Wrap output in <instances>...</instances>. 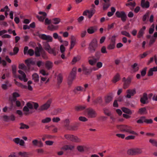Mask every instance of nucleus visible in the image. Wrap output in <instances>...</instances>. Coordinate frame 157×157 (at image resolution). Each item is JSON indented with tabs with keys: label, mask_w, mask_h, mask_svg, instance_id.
<instances>
[{
	"label": "nucleus",
	"mask_w": 157,
	"mask_h": 157,
	"mask_svg": "<svg viewBox=\"0 0 157 157\" xmlns=\"http://www.w3.org/2000/svg\"><path fill=\"white\" fill-rule=\"evenodd\" d=\"M117 128L121 132L128 133L130 134H132L138 136V134L135 131L132 130L131 126L125 124L117 125Z\"/></svg>",
	"instance_id": "f257e3e1"
},
{
	"label": "nucleus",
	"mask_w": 157,
	"mask_h": 157,
	"mask_svg": "<svg viewBox=\"0 0 157 157\" xmlns=\"http://www.w3.org/2000/svg\"><path fill=\"white\" fill-rule=\"evenodd\" d=\"M98 47V42L96 38L93 39L89 44V50L90 52H94Z\"/></svg>",
	"instance_id": "f03ea898"
},
{
	"label": "nucleus",
	"mask_w": 157,
	"mask_h": 157,
	"mask_svg": "<svg viewBox=\"0 0 157 157\" xmlns=\"http://www.w3.org/2000/svg\"><path fill=\"white\" fill-rule=\"evenodd\" d=\"M142 149L139 148H134L129 149L128 150L127 154L131 155H138L142 153Z\"/></svg>",
	"instance_id": "7ed1b4c3"
},
{
	"label": "nucleus",
	"mask_w": 157,
	"mask_h": 157,
	"mask_svg": "<svg viewBox=\"0 0 157 157\" xmlns=\"http://www.w3.org/2000/svg\"><path fill=\"white\" fill-rule=\"evenodd\" d=\"M115 15L118 18H121L123 22H125L127 18V15L125 12L124 11L120 12L117 11L115 13Z\"/></svg>",
	"instance_id": "20e7f679"
},
{
	"label": "nucleus",
	"mask_w": 157,
	"mask_h": 157,
	"mask_svg": "<svg viewBox=\"0 0 157 157\" xmlns=\"http://www.w3.org/2000/svg\"><path fill=\"white\" fill-rule=\"evenodd\" d=\"M116 37V36L115 35H113L112 37L109 44L107 46L108 49L109 50H112L115 48Z\"/></svg>",
	"instance_id": "39448f33"
},
{
	"label": "nucleus",
	"mask_w": 157,
	"mask_h": 157,
	"mask_svg": "<svg viewBox=\"0 0 157 157\" xmlns=\"http://www.w3.org/2000/svg\"><path fill=\"white\" fill-rule=\"evenodd\" d=\"M32 109V105L30 102H28L23 108V110L25 114L27 115L32 113V112L30 111V110Z\"/></svg>",
	"instance_id": "423d86ee"
},
{
	"label": "nucleus",
	"mask_w": 157,
	"mask_h": 157,
	"mask_svg": "<svg viewBox=\"0 0 157 157\" xmlns=\"http://www.w3.org/2000/svg\"><path fill=\"white\" fill-rule=\"evenodd\" d=\"M18 72L19 74V75L18 76V78L20 80L23 81L24 82H27L28 80V78L25 73L21 70H19Z\"/></svg>",
	"instance_id": "0eeeda50"
},
{
	"label": "nucleus",
	"mask_w": 157,
	"mask_h": 157,
	"mask_svg": "<svg viewBox=\"0 0 157 157\" xmlns=\"http://www.w3.org/2000/svg\"><path fill=\"white\" fill-rule=\"evenodd\" d=\"M127 93V95L125 96L126 97L130 98L131 96H133L136 94V90L135 88L132 89H129L127 90L126 92Z\"/></svg>",
	"instance_id": "6e6552de"
},
{
	"label": "nucleus",
	"mask_w": 157,
	"mask_h": 157,
	"mask_svg": "<svg viewBox=\"0 0 157 157\" xmlns=\"http://www.w3.org/2000/svg\"><path fill=\"white\" fill-rule=\"evenodd\" d=\"M39 37L43 40H46L48 42H52L53 40L51 36L45 34H39Z\"/></svg>",
	"instance_id": "1a4fd4ad"
},
{
	"label": "nucleus",
	"mask_w": 157,
	"mask_h": 157,
	"mask_svg": "<svg viewBox=\"0 0 157 157\" xmlns=\"http://www.w3.org/2000/svg\"><path fill=\"white\" fill-rule=\"evenodd\" d=\"M65 137L67 139L74 142H79L80 140L78 138L75 136L71 135H65Z\"/></svg>",
	"instance_id": "9d476101"
},
{
	"label": "nucleus",
	"mask_w": 157,
	"mask_h": 157,
	"mask_svg": "<svg viewBox=\"0 0 157 157\" xmlns=\"http://www.w3.org/2000/svg\"><path fill=\"white\" fill-rule=\"evenodd\" d=\"M39 14L42 15V16L36 15V17L40 21L43 22L47 16V14L44 12L40 11L38 12Z\"/></svg>",
	"instance_id": "9b49d317"
},
{
	"label": "nucleus",
	"mask_w": 157,
	"mask_h": 157,
	"mask_svg": "<svg viewBox=\"0 0 157 157\" xmlns=\"http://www.w3.org/2000/svg\"><path fill=\"white\" fill-rule=\"evenodd\" d=\"M51 101L49 100L46 103L42 105L40 107L39 109L40 110L44 111L47 110L50 106Z\"/></svg>",
	"instance_id": "f8f14e48"
},
{
	"label": "nucleus",
	"mask_w": 157,
	"mask_h": 157,
	"mask_svg": "<svg viewBox=\"0 0 157 157\" xmlns=\"http://www.w3.org/2000/svg\"><path fill=\"white\" fill-rule=\"evenodd\" d=\"M148 98L147 97V94L146 93H144L143 94V97H141L140 99V101L143 104H146L148 103L147 101Z\"/></svg>",
	"instance_id": "ddd939ff"
},
{
	"label": "nucleus",
	"mask_w": 157,
	"mask_h": 157,
	"mask_svg": "<svg viewBox=\"0 0 157 157\" xmlns=\"http://www.w3.org/2000/svg\"><path fill=\"white\" fill-rule=\"evenodd\" d=\"M76 75L70 73L67 78V83L69 85H71L75 78Z\"/></svg>",
	"instance_id": "4468645a"
},
{
	"label": "nucleus",
	"mask_w": 157,
	"mask_h": 157,
	"mask_svg": "<svg viewBox=\"0 0 157 157\" xmlns=\"http://www.w3.org/2000/svg\"><path fill=\"white\" fill-rule=\"evenodd\" d=\"M13 141L17 144H19L21 146H24L25 142L22 139H20L18 138H16L13 140Z\"/></svg>",
	"instance_id": "2eb2a0df"
},
{
	"label": "nucleus",
	"mask_w": 157,
	"mask_h": 157,
	"mask_svg": "<svg viewBox=\"0 0 157 157\" xmlns=\"http://www.w3.org/2000/svg\"><path fill=\"white\" fill-rule=\"evenodd\" d=\"M97 115L95 111L91 108H89V118H94Z\"/></svg>",
	"instance_id": "dca6fc26"
},
{
	"label": "nucleus",
	"mask_w": 157,
	"mask_h": 157,
	"mask_svg": "<svg viewBox=\"0 0 157 157\" xmlns=\"http://www.w3.org/2000/svg\"><path fill=\"white\" fill-rule=\"evenodd\" d=\"M33 145L34 146H38L39 147H41L43 146V144L41 141H38L36 139L33 140L32 141Z\"/></svg>",
	"instance_id": "f3484780"
},
{
	"label": "nucleus",
	"mask_w": 157,
	"mask_h": 157,
	"mask_svg": "<svg viewBox=\"0 0 157 157\" xmlns=\"http://www.w3.org/2000/svg\"><path fill=\"white\" fill-rule=\"evenodd\" d=\"M95 6L92 4L91 5V8L89 10V18H90L95 13Z\"/></svg>",
	"instance_id": "a211bd4d"
},
{
	"label": "nucleus",
	"mask_w": 157,
	"mask_h": 157,
	"mask_svg": "<svg viewBox=\"0 0 157 157\" xmlns=\"http://www.w3.org/2000/svg\"><path fill=\"white\" fill-rule=\"evenodd\" d=\"M149 4V2L148 1H147L145 2V0H141V6L143 8H149L150 6Z\"/></svg>",
	"instance_id": "6ab92c4d"
},
{
	"label": "nucleus",
	"mask_w": 157,
	"mask_h": 157,
	"mask_svg": "<svg viewBox=\"0 0 157 157\" xmlns=\"http://www.w3.org/2000/svg\"><path fill=\"white\" fill-rule=\"evenodd\" d=\"M131 82V78L129 77L127 78L126 81H125L124 83L123 88L124 89H126L128 87Z\"/></svg>",
	"instance_id": "aec40b11"
},
{
	"label": "nucleus",
	"mask_w": 157,
	"mask_h": 157,
	"mask_svg": "<svg viewBox=\"0 0 157 157\" xmlns=\"http://www.w3.org/2000/svg\"><path fill=\"white\" fill-rule=\"evenodd\" d=\"M25 63L28 66H30L31 65H34L35 64V61L32 59H29L26 60Z\"/></svg>",
	"instance_id": "412c9836"
},
{
	"label": "nucleus",
	"mask_w": 157,
	"mask_h": 157,
	"mask_svg": "<svg viewBox=\"0 0 157 157\" xmlns=\"http://www.w3.org/2000/svg\"><path fill=\"white\" fill-rule=\"evenodd\" d=\"M113 97L112 94L111 95H108L105 97V101L106 104L109 103L113 99Z\"/></svg>",
	"instance_id": "4be33fe9"
},
{
	"label": "nucleus",
	"mask_w": 157,
	"mask_h": 157,
	"mask_svg": "<svg viewBox=\"0 0 157 157\" xmlns=\"http://www.w3.org/2000/svg\"><path fill=\"white\" fill-rule=\"evenodd\" d=\"M145 29V26H144L142 29L140 30L137 36V37L138 38H140L143 36L144 33V32Z\"/></svg>",
	"instance_id": "5701e85b"
},
{
	"label": "nucleus",
	"mask_w": 157,
	"mask_h": 157,
	"mask_svg": "<svg viewBox=\"0 0 157 157\" xmlns=\"http://www.w3.org/2000/svg\"><path fill=\"white\" fill-rule=\"evenodd\" d=\"M121 110L123 112L129 115H131L132 114V112L129 109L125 107H122Z\"/></svg>",
	"instance_id": "b1692460"
},
{
	"label": "nucleus",
	"mask_w": 157,
	"mask_h": 157,
	"mask_svg": "<svg viewBox=\"0 0 157 157\" xmlns=\"http://www.w3.org/2000/svg\"><path fill=\"white\" fill-rule=\"evenodd\" d=\"M97 30V27L96 26H91L89 28V34H93Z\"/></svg>",
	"instance_id": "393cba45"
},
{
	"label": "nucleus",
	"mask_w": 157,
	"mask_h": 157,
	"mask_svg": "<svg viewBox=\"0 0 157 157\" xmlns=\"http://www.w3.org/2000/svg\"><path fill=\"white\" fill-rule=\"evenodd\" d=\"M138 113L141 115L147 113V110L145 107L141 108L139 109Z\"/></svg>",
	"instance_id": "a878e982"
},
{
	"label": "nucleus",
	"mask_w": 157,
	"mask_h": 157,
	"mask_svg": "<svg viewBox=\"0 0 157 157\" xmlns=\"http://www.w3.org/2000/svg\"><path fill=\"white\" fill-rule=\"evenodd\" d=\"M80 91H85V90L83 89L81 86H78L75 87L74 90V92L76 94Z\"/></svg>",
	"instance_id": "bb28decb"
},
{
	"label": "nucleus",
	"mask_w": 157,
	"mask_h": 157,
	"mask_svg": "<svg viewBox=\"0 0 157 157\" xmlns=\"http://www.w3.org/2000/svg\"><path fill=\"white\" fill-rule=\"evenodd\" d=\"M110 5V2H104L103 3V10L104 11L107 10Z\"/></svg>",
	"instance_id": "cd10ccee"
},
{
	"label": "nucleus",
	"mask_w": 157,
	"mask_h": 157,
	"mask_svg": "<svg viewBox=\"0 0 157 157\" xmlns=\"http://www.w3.org/2000/svg\"><path fill=\"white\" fill-rule=\"evenodd\" d=\"M120 79V75L118 73H117L114 77L113 80L112 82L114 83H116L117 82L119 81Z\"/></svg>",
	"instance_id": "c85d7f7f"
},
{
	"label": "nucleus",
	"mask_w": 157,
	"mask_h": 157,
	"mask_svg": "<svg viewBox=\"0 0 157 157\" xmlns=\"http://www.w3.org/2000/svg\"><path fill=\"white\" fill-rule=\"evenodd\" d=\"M32 78L35 82H39V75L37 73H35L33 74L32 75Z\"/></svg>",
	"instance_id": "c756f323"
},
{
	"label": "nucleus",
	"mask_w": 157,
	"mask_h": 157,
	"mask_svg": "<svg viewBox=\"0 0 157 157\" xmlns=\"http://www.w3.org/2000/svg\"><path fill=\"white\" fill-rule=\"evenodd\" d=\"M45 67L48 69H50L53 67V63L51 61H47L45 63Z\"/></svg>",
	"instance_id": "7c9ffc66"
},
{
	"label": "nucleus",
	"mask_w": 157,
	"mask_h": 157,
	"mask_svg": "<svg viewBox=\"0 0 157 157\" xmlns=\"http://www.w3.org/2000/svg\"><path fill=\"white\" fill-rule=\"evenodd\" d=\"M81 59L80 57L79 56H77L74 57L72 60L71 63L72 64H75L76 62L79 61Z\"/></svg>",
	"instance_id": "2f4dec72"
},
{
	"label": "nucleus",
	"mask_w": 157,
	"mask_h": 157,
	"mask_svg": "<svg viewBox=\"0 0 157 157\" xmlns=\"http://www.w3.org/2000/svg\"><path fill=\"white\" fill-rule=\"evenodd\" d=\"M99 60V58H94L92 60H89V63L91 65L93 66L96 64L97 61Z\"/></svg>",
	"instance_id": "473e14b6"
},
{
	"label": "nucleus",
	"mask_w": 157,
	"mask_h": 157,
	"mask_svg": "<svg viewBox=\"0 0 157 157\" xmlns=\"http://www.w3.org/2000/svg\"><path fill=\"white\" fill-rule=\"evenodd\" d=\"M61 20L59 18H55L52 20V22L53 24L56 25L59 24L61 21Z\"/></svg>",
	"instance_id": "72a5a7b5"
},
{
	"label": "nucleus",
	"mask_w": 157,
	"mask_h": 157,
	"mask_svg": "<svg viewBox=\"0 0 157 157\" xmlns=\"http://www.w3.org/2000/svg\"><path fill=\"white\" fill-rule=\"evenodd\" d=\"M40 82L41 83H43L45 82L46 83L49 81V79L48 78L47 76H40Z\"/></svg>",
	"instance_id": "f704fd0d"
},
{
	"label": "nucleus",
	"mask_w": 157,
	"mask_h": 157,
	"mask_svg": "<svg viewBox=\"0 0 157 157\" xmlns=\"http://www.w3.org/2000/svg\"><path fill=\"white\" fill-rule=\"evenodd\" d=\"M82 71L83 74L85 75H86L88 73V70L87 67H86L84 65H82Z\"/></svg>",
	"instance_id": "c9c22d12"
},
{
	"label": "nucleus",
	"mask_w": 157,
	"mask_h": 157,
	"mask_svg": "<svg viewBox=\"0 0 157 157\" xmlns=\"http://www.w3.org/2000/svg\"><path fill=\"white\" fill-rule=\"evenodd\" d=\"M70 120L68 119H66L64 122V126L68 129H70L69 123Z\"/></svg>",
	"instance_id": "e433bc0d"
},
{
	"label": "nucleus",
	"mask_w": 157,
	"mask_h": 157,
	"mask_svg": "<svg viewBox=\"0 0 157 157\" xmlns=\"http://www.w3.org/2000/svg\"><path fill=\"white\" fill-rule=\"evenodd\" d=\"M15 81V84L17 86L20 87L23 89H25L26 88L27 86L23 85L22 83L16 81L15 80H14Z\"/></svg>",
	"instance_id": "4c0bfd02"
},
{
	"label": "nucleus",
	"mask_w": 157,
	"mask_h": 157,
	"mask_svg": "<svg viewBox=\"0 0 157 157\" xmlns=\"http://www.w3.org/2000/svg\"><path fill=\"white\" fill-rule=\"evenodd\" d=\"M74 148V146L73 145H66L62 148V149L65 150H71Z\"/></svg>",
	"instance_id": "58836bf2"
},
{
	"label": "nucleus",
	"mask_w": 157,
	"mask_h": 157,
	"mask_svg": "<svg viewBox=\"0 0 157 157\" xmlns=\"http://www.w3.org/2000/svg\"><path fill=\"white\" fill-rule=\"evenodd\" d=\"M86 108L85 106L78 105L75 106V110L77 111H80L83 110Z\"/></svg>",
	"instance_id": "ea45409f"
},
{
	"label": "nucleus",
	"mask_w": 157,
	"mask_h": 157,
	"mask_svg": "<svg viewBox=\"0 0 157 157\" xmlns=\"http://www.w3.org/2000/svg\"><path fill=\"white\" fill-rule=\"evenodd\" d=\"M32 83V82L31 81H29L27 82V86L26 88L30 91H32L33 90V88L31 85Z\"/></svg>",
	"instance_id": "a19ab883"
},
{
	"label": "nucleus",
	"mask_w": 157,
	"mask_h": 157,
	"mask_svg": "<svg viewBox=\"0 0 157 157\" xmlns=\"http://www.w3.org/2000/svg\"><path fill=\"white\" fill-rule=\"evenodd\" d=\"M103 110L104 113L105 115L108 116H111V112L108 109L106 108H104L103 109Z\"/></svg>",
	"instance_id": "79ce46f5"
},
{
	"label": "nucleus",
	"mask_w": 157,
	"mask_h": 157,
	"mask_svg": "<svg viewBox=\"0 0 157 157\" xmlns=\"http://www.w3.org/2000/svg\"><path fill=\"white\" fill-rule=\"evenodd\" d=\"M47 51L49 53L53 54L54 56H55L56 55L55 48H51Z\"/></svg>",
	"instance_id": "37998d69"
},
{
	"label": "nucleus",
	"mask_w": 157,
	"mask_h": 157,
	"mask_svg": "<svg viewBox=\"0 0 157 157\" xmlns=\"http://www.w3.org/2000/svg\"><path fill=\"white\" fill-rule=\"evenodd\" d=\"M58 26H55L53 25H51L48 26V29L50 30L53 31L57 30L58 28Z\"/></svg>",
	"instance_id": "c03bdc74"
},
{
	"label": "nucleus",
	"mask_w": 157,
	"mask_h": 157,
	"mask_svg": "<svg viewBox=\"0 0 157 157\" xmlns=\"http://www.w3.org/2000/svg\"><path fill=\"white\" fill-rule=\"evenodd\" d=\"M57 80L58 84H60L63 81V76L61 74L59 75L57 77Z\"/></svg>",
	"instance_id": "a18cd8bd"
},
{
	"label": "nucleus",
	"mask_w": 157,
	"mask_h": 157,
	"mask_svg": "<svg viewBox=\"0 0 157 157\" xmlns=\"http://www.w3.org/2000/svg\"><path fill=\"white\" fill-rule=\"evenodd\" d=\"M51 121V119L50 117H46L41 121L42 123H46L49 122Z\"/></svg>",
	"instance_id": "49530a36"
},
{
	"label": "nucleus",
	"mask_w": 157,
	"mask_h": 157,
	"mask_svg": "<svg viewBox=\"0 0 157 157\" xmlns=\"http://www.w3.org/2000/svg\"><path fill=\"white\" fill-rule=\"evenodd\" d=\"M137 66L138 64L136 63H135L131 66L132 67L134 70L135 71H137L139 69V67H137Z\"/></svg>",
	"instance_id": "de8ad7c7"
},
{
	"label": "nucleus",
	"mask_w": 157,
	"mask_h": 157,
	"mask_svg": "<svg viewBox=\"0 0 157 157\" xmlns=\"http://www.w3.org/2000/svg\"><path fill=\"white\" fill-rule=\"evenodd\" d=\"M149 141L153 146L157 147V140L151 139L149 140Z\"/></svg>",
	"instance_id": "09e8293b"
},
{
	"label": "nucleus",
	"mask_w": 157,
	"mask_h": 157,
	"mask_svg": "<svg viewBox=\"0 0 157 157\" xmlns=\"http://www.w3.org/2000/svg\"><path fill=\"white\" fill-rule=\"evenodd\" d=\"M19 154L23 157H28L29 154L28 152L24 151L19 152Z\"/></svg>",
	"instance_id": "8fccbe9b"
},
{
	"label": "nucleus",
	"mask_w": 157,
	"mask_h": 157,
	"mask_svg": "<svg viewBox=\"0 0 157 157\" xmlns=\"http://www.w3.org/2000/svg\"><path fill=\"white\" fill-rule=\"evenodd\" d=\"M84 19V17L83 16H80L78 17L77 19L78 23L79 24L82 23Z\"/></svg>",
	"instance_id": "3c124183"
},
{
	"label": "nucleus",
	"mask_w": 157,
	"mask_h": 157,
	"mask_svg": "<svg viewBox=\"0 0 157 157\" xmlns=\"http://www.w3.org/2000/svg\"><path fill=\"white\" fill-rule=\"evenodd\" d=\"M40 73L42 75V76H48V73H47L46 71L43 69L40 70Z\"/></svg>",
	"instance_id": "603ef678"
},
{
	"label": "nucleus",
	"mask_w": 157,
	"mask_h": 157,
	"mask_svg": "<svg viewBox=\"0 0 157 157\" xmlns=\"http://www.w3.org/2000/svg\"><path fill=\"white\" fill-rule=\"evenodd\" d=\"M147 69V67H145L141 71V74L142 76L144 77L146 75Z\"/></svg>",
	"instance_id": "864d4df0"
},
{
	"label": "nucleus",
	"mask_w": 157,
	"mask_h": 157,
	"mask_svg": "<svg viewBox=\"0 0 157 157\" xmlns=\"http://www.w3.org/2000/svg\"><path fill=\"white\" fill-rule=\"evenodd\" d=\"M121 33L122 35L127 36L128 37H130L131 36L129 33L125 31H122L121 32Z\"/></svg>",
	"instance_id": "5fc2aeb1"
},
{
	"label": "nucleus",
	"mask_w": 157,
	"mask_h": 157,
	"mask_svg": "<svg viewBox=\"0 0 157 157\" xmlns=\"http://www.w3.org/2000/svg\"><path fill=\"white\" fill-rule=\"evenodd\" d=\"M29 128V126L25 124L21 123L20 124V128L21 129H28Z\"/></svg>",
	"instance_id": "6e6d98bb"
},
{
	"label": "nucleus",
	"mask_w": 157,
	"mask_h": 157,
	"mask_svg": "<svg viewBox=\"0 0 157 157\" xmlns=\"http://www.w3.org/2000/svg\"><path fill=\"white\" fill-rule=\"evenodd\" d=\"M10 11V9L8 6H6L4 8L1 9L0 10V11L2 12L6 11Z\"/></svg>",
	"instance_id": "4d7b16f0"
},
{
	"label": "nucleus",
	"mask_w": 157,
	"mask_h": 157,
	"mask_svg": "<svg viewBox=\"0 0 157 157\" xmlns=\"http://www.w3.org/2000/svg\"><path fill=\"white\" fill-rule=\"evenodd\" d=\"M77 148L79 151L82 152L85 149V147L83 146H78L77 147Z\"/></svg>",
	"instance_id": "13d9d810"
},
{
	"label": "nucleus",
	"mask_w": 157,
	"mask_h": 157,
	"mask_svg": "<svg viewBox=\"0 0 157 157\" xmlns=\"http://www.w3.org/2000/svg\"><path fill=\"white\" fill-rule=\"evenodd\" d=\"M76 43V41H71L70 49H71L75 46Z\"/></svg>",
	"instance_id": "bf43d9fd"
},
{
	"label": "nucleus",
	"mask_w": 157,
	"mask_h": 157,
	"mask_svg": "<svg viewBox=\"0 0 157 157\" xmlns=\"http://www.w3.org/2000/svg\"><path fill=\"white\" fill-rule=\"evenodd\" d=\"M36 63L37 66L39 67L43 66L44 64V62L41 60L37 61Z\"/></svg>",
	"instance_id": "052dcab7"
},
{
	"label": "nucleus",
	"mask_w": 157,
	"mask_h": 157,
	"mask_svg": "<svg viewBox=\"0 0 157 157\" xmlns=\"http://www.w3.org/2000/svg\"><path fill=\"white\" fill-rule=\"evenodd\" d=\"M156 39V38H153V36H152L149 42V45L150 46L152 45L155 42Z\"/></svg>",
	"instance_id": "680f3d73"
},
{
	"label": "nucleus",
	"mask_w": 157,
	"mask_h": 157,
	"mask_svg": "<svg viewBox=\"0 0 157 157\" xmlns=\"http://www.w3.org/2000/svg\"><path fill=\"white\" fill-rule=\"evenodd\" d=\"M153 71H153V70H152V68H150L147 73V76H152L153 75Z\"/></svg>",
	"instance_id": "e2e57ef3"
},
{
	"label": "nucleus",
	"mask_w": 157,
	"mask_h": 157,
	"mask_svg": "<svg viewBox=\"0 0 157 157\" xmlns=\"http://www.w3.org/2000/svg\"><path fill=\"white\" fill-rule=\"evenodd\" d=\"M41 50L40 49H36L35 52V55L36 56H39L40 55Z\"/></svg>",
	"instance_id": "0e129e2a"
},
{
	"label": "nucleus",
	"mask_w": 157,
	"mask_h": 157,
	"mask_svg": "<svg viewBox=\"0 0 157 157\" xmlns=\"http://www.w3.org/2000/svg\"><path fill=\"white\" fill-rule=\"evenodd\" d=\"M44 48L45 50L48 51V50L50 49L51 47L49 44L48 43H46L44 45Z\"/></svg>",
	"instance_id": "69168bd1"
},
{
	"label": "nucleus",
	"mask_w": 157,
	"mask_h": 157,
	"mask_svg": "<svg viewBox=\"0 0 157 157\" xmlns=\"http://www.w3.org/2000/svg\"><path fill=\"white\" fill-rule=\"evenodd\" d=\"M19 68L22 70H25L26 68V67L24 64L21 63L19 65Z\"/></svg>",
	"instance_id": "338daca9"
},
{
	"label": "nucleus",
	"mask_w": 157,
	"mask_h": 157,
	"mask_svg": "<svg viewBox=\"0 0 157 157\" xmlns=\"http://www.w3.org/2000/svg\"><path fill=\"white\" fill-rule=\"evenodd\" d=\"M79 120L81 121L85 122L88 120V119L85 117H80L78 118Z\"/></svg>",
	"instance_id": "774afa93"
}]
</instances>
